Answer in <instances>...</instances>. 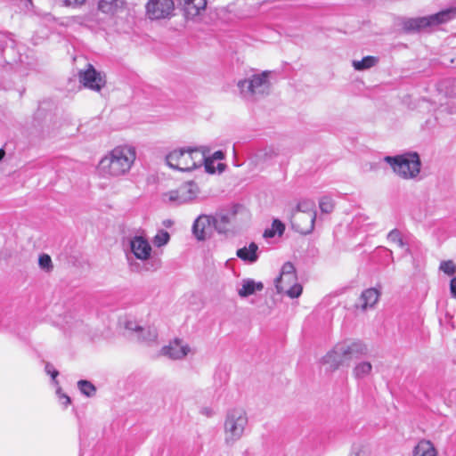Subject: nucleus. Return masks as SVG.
Wrapping results in <instances>:
<instances>
[{"label": "nucleus", "instance_id": "13", "mask_svg": "<svg viewBox=\"0 0 456 456\" xmlns=\"http://www.w3.org/2000/svg\"><path fill=\"white\" fill-rule=\"evenodd\" d=\"M191 352V346L180 338H175L160 350L162 355L172 360H183Z\"/></svg>", "mask_w": 456, "mask_h": 456}, {"label": "nucleus", "instance_id": "1", "mask_svg": "<svg viewBox=\"0 0 456 456\" xmlns=\"http://www.w3.org/2000/svg\"><path fill=\"white\" fill-rule=\"evenodd\" d=\"M136 159V149L130 144H122L108 151L98 162V175L106 179L127 175Z\"/></svg>", "mask_w": 456, "mask_h": 456}, {"label": "nucleus", "instance_id": "26", "mask_svg": "<svg viewBox=\"0 0 456 456\" xmlns=\"http://www.w3.org/2000/svg\"><path fill=\"white\" fill-rule=\"evenodd\" d=\"M229 223L230 216L226 214H219L213 216V225L218 232H225Z\"/></svg>", "mask_w": 456, "mask_h": 456}, {"label": "nucleus", "instance_id": "41", "mask_svg": "<svg viewBox=\"0 0 456 456\" xmlns=\"http://www.w3.org/2000/svg\"><path fill=\"white\" fill-rule=\"evenodd\" d=\"M223 159H224V153L221 151H216L213 154V160Z\"/></svg>", "mask_w": 456, "mask_h": 456}, {"label": "nucleus", "instance_id": "20", "mask_svg": "<svg viewBox=\"0 0 456 456\" xmlns=\"http://www.w3.org/2000/svg\"><path fill=\"white\" fill-rule=\"evenodd\" d=\"M258 246L255 242H251L248 247L239 248L236 256L244 262L253 264L258 259Z\"/></svg>", "mask_w": 456, "mask_h": 456}, {"label": "nucleus", "instance_id": "39", "mask_svg": "<svg viewBox=\"0 0 456 456\" xmlns=\"http://www.w3.org/2000/svg\"><path fill=\"white\" fill-rule=\"evenodd\" d=\"M45 371L48 374H50L53 379H55L56 377L59 374V372L56 370H54L53 366L52 364H50V363H46V365H45Z\"/></svg>", "mask_w": 456, "mask_h": 456}, {"label": "nucleus", "instance_id": "21", "mask_svg": "<svg viewBox=\"0 0 456 456\" xmlns=\"http://www.w3.org/2000/svg\"><path fill=\"white\" fill-rule=\"evenodd\" d=\"M208 2H183V12L186 19H194L205 11Z\"/></svg>", "mask_w": 456, "mask_h": 456}, {"label": "nucleus", "instance_id": "40", "mask_svg": "<svg viewBox=\"0 0 456 456\" xmlns=\"http://www.w3.org/2000/svg\"><path fill=\"white\" fill-rule=\"evenodd\" d=\"M450 289L452 295L456 297V277L452 278L450 283Z\"/></svg>", "mask_w": 456, "mask_h": 456}, {"label": "nucleus", "instance_id": "10", "mask_svg": "<svg viewBox=\"0 0 456 456\" xmlns=\"http://www.w3.org/2000/svg\"><path fill=\"white\" fill-rule=\"evenodd\" d=\"M337 345L338 349L340 351V354H343L347 366L353 359H357L368 353L367 346L361 340L346 339L337 343Z\"/></svg>", "mask_w": 456, "mask_h": 456}, {"label": "nucleus", "instance_id": "9", "mask_svg": "<svg viewBox=\"0 0 456 456\" xmlns=\"http://www.w3.org/2000/svg\"><path fill=\"white\" fill-rule=\"evenodd\" d=\"M310 203L307 201L299 202L297 208L302 214L296 216L293 222V226L302 234H308L312 232L314 227L316 213L309 209ZM313 207V204H311Z\"/></svg>", "mask_w": 456, "mask_h": 456}, {"label": "nucleus", "instance_id": "25", "mask_svg": "<svg viewBox=\"0 0 456 456\" xmlns=\"http://www.w3.org/2000/svg\"><path fill=\"white\" fill-rule=\"evenodd\" d=\"M379 63V58L376 56H365L361 61H353L352 65L355 70L362 71L369 69Z\"/></svg>", "mask_w": 456, "mask_h": 456}, {"label": "nucleus", "instance_id": "29", "mask_svg": "<svg viewBox=\"0 0 456 456\" xmlns=\"http://www.w3.org/2000/svg\"><path fill=\"white\" fill-rule=\"evenodd\" d=\"M387 240L391 243L397 244L398 247H400L402 248H404L406 245L403 240L401 232L397 229H394L388 232Z\"/></svg>", "mask_w": 456, "mask_h": 456}, {"label": "nucleus", "instance_id": "37", "mask_svg": "<svg viewBox=\"0 0 456 456\" xmlns=\"http://www.w3.org/2000/svg\"><path fill=\"white\" fill-rule=\"evenodd\" d=\"M113 2H98V8L103 12H108L112 10Z\"/></svg>", "mask_w": 456, "mask_h": 456}, {"label": "nucleus", "instance_id": "44", "mask_svg": "<svg viewBox=\"0 0 456 456\" xmlns=\"http://www.w3.org/2000/svg\"><path fill=\"white\" fill-rule=\"evenodd\" d=\"M5 155V152L3 149H0V161L3 159V158L4 157Z\"/></svg>", "mask_w": 456, "mask_h": 456}, {"label": "nucleus", "instance_id": "24", "mask_svg": "<svg viewBox=\"0 0 456 456\" xmlns=\"http://www.w3.org/2000/svg\"><path fill=\"white\" fill-rule=\"evenodd\" d=\"M371 363L367 361H362L355 364L353 369V375L356 379H363L371 373Z\"/></svg>", "mask_w": 456, "mask_h": 456}, {"label": "nucleus", "instance_id": "16", "mask_svg": "<svg viewBox=\"0 0 456 456\" xmlns=\"http://www.w3.org/2000/svg\"><path fill=\"white\" fill-rule=\"evenodd\" d=\"M126 329L135 333L136 338L142 342L151 344L156 342L158 331L154 327L142 328L133 321L126 322Z\"/></svg>", "mask_w": 456, "mask_h": 456}, {"label": "nucleus", "instance_id": "8", "mask_svg": "<svg viewBox=\"0 0 456 456\" xmlns=\"http://www.w3.org/2000/svg\"><path fill=\"white\" fill-rule=\"evenodd\" d=\"M200 191L198 184L192 181L181 184L177 189L167 191L162 194L164 202L174 206L188 204L194 201Z\"/></svg>", "mask_w": 456, "mask_h": 456}, {"label": "nucleus", "instance_id": "15", "mask_svg": "<svg viewBox=\"0 0 456 456\" xmlns=\"http://www.w3.org/2000/svg\"><path fill=\"white\" fill-rule=\"evenodd\" d=\"M130 249L136 259L147 261L150 259L152 248L147 239L134 236L130 240Z\"/></svg>", "mask_w": 456, "mask_h": 456}, {"label": "nucleus", "instance_id": "28", "mask_svg": "<svg viewBox=\"0 0 456 456\" xmlns=\"http://www.w3.org/2000/svg\"><path fill=\"white\" fill-rule=\"evenodd\" d=\"M77 387H78L80 392L83 395H86L87 397H91L95 395L96 388L90 381L79 380L77 382Z\"/></svg>", "mask_w": 456, "mask_h": 456}, {"label": "nucleus", "instance_id": "38", "mask_svg": "<svg viewBox=\"0 0 456 456\" xmlns=\"http://www.w3.org/2000/svg\"><path fill=\"white\" fill-rule=\"evenodd\" d=\"M204 164L206 170L208 173L213 174L215 172V167H214V160L211 159H208L205 157V160L203 161L202 165Z\"/></svg>", "mask_w": 456, "mask_h": 456}, {"label": "nucleus", "instance_id": "22", "mask_svg": "<svg viewBox=\"0 0 456 456\" xmlns=\"http://www.w3.org/2000/svg\"><path fill=\"white\" fill-rule=\"evenodd\" d=\"M412 456H437V451L428 440H421L414 447Z\"/></svg>", "mask_w": 456, "mask_h": 456}, {"label": "nucleus", "instance_id": "5", "mask_svg": "<svg viewBox=\"0 0 456 456\" xmlns=\"http://www.w3.org/2000/svg\"><path fill=\"white\" fill-rule=\"evenodd\" d=\"M204 160V153L192 148L174 150L166 157L167 164L180 171L193 170L200 167Z\"/></svg>", "mask_w": 456, "mask_h": 456}, {"label": "nucleus", "instance_id": "34", "mask_svg": "<svg viewBox=\"0 0 456 456\" xmlns=\"http://www.w3.org/2000/svg\"><path fill=\"white\" fill-rule=\"evenodd\" d=\"M370 448L365 444H359L354 447L349 456H370Z\"/></svg>", "mask_w": 456, "mask_h": 456}, {"label": "nucleus", "instance_id": "11", "mask_svg": "<svg viewBox=\"0 0 456 456\" xmlns=\"http://www.w3.org/2000/svg\"><path fill=\"white\" fill-rule=\"evenodd\" d=\"M79 80L85 87L95 92H100L106 85L105 74L97 71L92 64L79 72Z\"/></svg>", "mask_w": 456, "mask_h": 456}, {"label": "nucleus", "instance_id": "3", "mask_svg": "<svg viewBox=\"0 0 456 456\" xmlns=\"http://www.w3.org/2000/svg\"><path fill=\"white\" fill-rule=\"evenodd\" d=\"M248 425V416L242 407L227 410L224 421V435L226 444L232 445L242 438Z\"/></svg>", "mask_w": 456, "mask_h": 456}, {"label": "nucleus", "instance_id": "19", "mask_svg": "<svg viewBox=\"0 0 456 456\" xmlns=\"http://www.w3.org/2000/svg\"><path fill=\"white\" fill-rule=\"evenodd\" d=\"M264 289V284L261 281H255L252 279L247 278L241 281L240 287L237 289L238 295L240 297H247L254 295L256 291H261Z\"/></svg>", "mask_w": 456, "mask_h": 456}, {"label": "nucleus", "instance_id": "42", "mask_svg": "<svg viewBox=\"0 0 456 456\" xmlns=\"http://www.w3.org/2000/svg\"><path fill=\"white\" fill-rule=\"evenodd\" d=\"M173 222L171 220H167L164 222L165 226L169 227L171 226Z\"/></svg>", "mask_w": 456, "mask_h": 456}, {"label": "nucleus", "instance_id": "7", "mask_svg": "<svg viewBox=\"0 0 456 456\" xmlns=\"http://www.w3.org/2000/svg\"><path fill=\"white\" fill-rule=\"evenodd\" d=\"M277 293L284 294L290 298H297L301 296L303 287L297 282L295 266L290 262H286L281 270L279 277L274 281Z\"/></svg>", "mask_w": 456, "mask_h": 456}, {"label": "nucleus", "instance_id": "2", "mask_svg": "<svg viewBox=\"0 0 456 456\" xmlns=\"http://www.w3.org/2000/svg\"><path fill=\"white\" fill-rule=\"evenodd\" d=\"M273 73L271 70L258 71L239 80L237 86L241 97L248 101H256L270 94Z\"/></svg>", "mask_w": 456, "mask_h": 456}, {"label": "nucleus", "instance_id": "17", "mask_svg": "<svg viewBox=\"0 0 456 456\" xmlns=\"http://www.w3.org/2000/svg\"><path fill=\"white\" fill-rule=\"evenodd\" d=\"M321 363L328 366V369L331 371L337 370L341 366L346 365V362L344 359L343 354H341L340 351L338 349L337 344L331 350L322 357Z\"/></svg>", "mask_w": 456, "mask_h": 456}, {"label": "nucleus", "instance_id": "18", "mask_svg": "<svg viewBox=\"0 0 456 456\" xmlns=\"http://www.w3.org/2000/svg\"><path fill=\"white\" fill-rule=\"evenodd\" d=\"M380 295V290L376 288L363 290L359 298L358 307L362 311L374 308L379 300Z\"/></svg>", "mask_w": 456, "mask_h": 456}, {"label": "nucleus", "instance_id": "45", "mask_svg": "<svg viewBox=\"0 0 456 456\" xmlns=\"http://www.w3.org/2000/svg\"><path fill=\"white\" fill-rule=\"evenodd\" d=\"M222 167H223V165H222V164H218V168L220 169V171H222V170H223Z\"/></svg>", "mask_w": 456, "mask_h": 456}, {"label": "nucleus", "instance_id": "33", "mask_svg": "<svg viewBox=\"0 0 456 456\" xmlns=\"http://www.w3.org/2000/svg\"><path fill=\"white\" fill-rule=\"evenodd\" d=\"M439 269L447 275H453L456 273V265L452 260L442 261Z\"/></svg>", "mask_w": 456, "mask_h": 456}, {"label": "nucleus", "instance_id": "4", "mask_svg": "<svg viewBox=\"0 0 456 456\" xmlns=\"http://www.w3.org/2000/svg\"><path fill=\"white\" fill-rule=\"evenodd\" d=\"M384 161L391 167L396 175L404 180L415 179L420 173L421 161L417 152L387 156Z\"/></svg>", "mask_w": 456, "mask_h": 456}, {"label": "nucleus", "instance_id": "36", "mask_svg": "<svg viewBox=\"0 0 456 456\" xmlns=\"http://www.w3.org/2000/svg\"><path fill=\"white\" fill-rule=\"evenodd\" d=\"M57 395L61 404L67 407L70 403V398L67 395L61 393V388L57 389Z\"/></svg>", "mask_w": 456, "mask_h": 456}, {"label": "nucleus", "instance_id": "27", "mask_svg": "<svg viewBox=\"0 0 456 456\" xmlns=\"http://www.w3.org/2000/svg\"><path fill=\"white\" fill-rule=\"evenodd\" d=\"M285 230V225L278 219L273 220L271 228H268L264 232L265 238H273L276 234L282 235Z\"/></svg>", "mask_w": 456, "mask_h": 456}, {"label": "nucleus", "instance_id": "35", "mask_svg": "<svg viewBox=\"0 0 456 456\" xmlns=\"http://www.w3.org/2000/svg\"><path fill=\"white\" fill-rule=\"evenodd\" d=\"M200 413L207 418H211L216 414V411L210 406H204L200 408Z\"/></svg>", "mask_w": 456, "mask_h": 456}, {"label": "nucleus", "instance_id": "14", "mask_svg": "<svg viewBox=\"0 0 456 456\" xmlns=\"http://www.w3.org/2000/svg\"><path fill=\"white\" fill-rule=\"evenodd\" d=\"M213 228V216L200 215L195 219L191 231L198 240H204L211 234Z\"/></svg>", "mask_w": 456, "mask_h": 456}, {"label": "nucleus", "instance_id": "31", "mask_svg": "<svg viewBox=\"0 0 456 456\" xmlns=\"http://www.w3.org/2000/svg\"><path fill=\"white\" fill-rule=\"evenodd\" d=\"M170 240V235L167 232L164 231V230H160L158 232V233L154 236L153 238V243L155 246L157 247H162L166 244H167V242L169 241Z\"/></svg>", "mask_w": 456, "mask_h": 456}, {"label": "nucleus", "instance_id": "12", "mask_svg": "<svg viewBox=\"0 0 456 456\" xmlns=\"http://www.w3.org/2000/svg\"><path fill=\"white\" fill-rule=\"evenodd\" d=\"M175 2H147L146 14L151 20L170 18L175 11Z\"/></svg>", "mask_w": 456, "mask_h": 456}, {"label": "nucleus", "instance_id": "43", "mask_svg": "<svg viewBox=\"0 0 456 456\" xmlns=\"http://www.w3.org/2000/svg\"><path fill=\"white\" fill-rule=\"evenodd\" d=\"M83 2H77V1H75L73 2L74 4H82ZM72 4V2H65V5H71Z\"/></svg>", "mask_w": 456, "mask_h": 456}, {"label": "nucleus", "instance_id": "32", "mask_svg": "<svg viewBox=\"0 0 456 456\" xmlns=\"http://www.w3.org/2000/svg\"><path fill=\"white\" fill-rule=\"evenodd\" d=\"M319 206L322 212L329 214L334 208V202L330 197L324 196L320 200Z\"/></svg>", "mask_w": 456, "mask_h": 456}, {"label": "nucleus", "instance_id": "30", "mask_svg": "<svg viewBox=\"0 0 456 456\" xmlns=\"http://www.w3.org/2000/svg\"><path fill=\"white\" fill-rule=\"evenodd\" d=\"M38 265H39V267L42 270H44V271H45L47 273L52 272L53 269V262H52V258L47 254H41L39 256Z\"/></svg>", "mask_w": 456, "mask_h": 456}, {"label": "nucleus", "instance_id": "23", "mask_svg": "<svg viewBox=\"0 0 456 456\" xmlns=\"http://www.w3.org/2000/svg\"><path fill=\"white\" fill-rule=\"evenodd\" d=\"M279 155L278 150L273 146H267L256 151L254 159L256 164L265 163Z\"/></svg>", "mask_w": 456, "mask_h": 456}, {"label": "nucleus", "instance_id": "6", "mask_svg": "<svg viewBox=\"0 0 456 456\" xmlns=\"http://www.w3.org/2000/svg\"><path fill=\"white\" fill-rule=\"evenodd\" d=\"M455 17L456 7H452L432 15L408 19L404 21L403 28L408 31L433 29L441 24L452 20Z\"/></svg>", "mask_w": 456, "mask_h": 456}]
</instances>
